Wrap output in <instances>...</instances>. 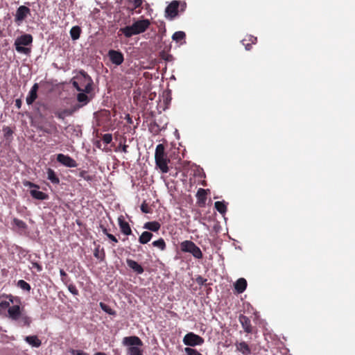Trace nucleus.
<instances>
[{
	"label": "nucleus",
	"instance_id": "nucleus-39",
	"mask_svg": "<svg viewBox=\"0 0 355 355\" xmlns=\"http://www.w3.org/2000/svg\"><path fill=\"white\" fill-rule=\"evenodd\" d=\"M14 223L19 227L24 228L25 227V223L22 220H21L15 219L14 220Z\"/></svg>",
	"mask_w": 355,
	"mask_h": 355
},
{
	"label": "nucleus",
	"instance_id": "nucleus-40",
	"mask_svg": "<svg viewBox=\"0 0 355 355\" xmlns=\"http://www.w3.org/2000/svg\"><path fill=\"white\" fill-rule=\"evenodd\" d=\"M24 186L25 187H28L29 188H36V189H38L39 187L31 182H28V181H26V182H24Z\"/></svg>",
	"mask_w": 355,
	"mask_h": 355
},
{
	"label": "nucleus",
	"instance_id": "nucleus-29",
	"mask_svg": "<svg viewBox=\"0 0 355 355\" xmlns=\"http://www.w3.org/2000/svg\"><path fill=\"white\" fill-rule=\"evenodd\" d=\"M214 207L216 209V210L222 214H225L227 211L226 205H225V203L223 202H220V201L216 202L214 203Z\"/></svg>",
	"mask_w": 355,
	"mask_h": 355
},
{
	"label": "nucleus",
	"instance_id": "nucleus-17",
	"mask_svg": "<svg viewBox=\"0 0 355 355\" xmlns=\"http://www.w3.org/2000/svg\"><path fill=\"white\" fill-rule=\"evenodd\" d=\"M247 287V281L244 278H239L234 284V288L239 293H242Z\"/></svg>",
	"mask_w": 355,
	"mask_h": 355
},
{
	"label": "nucleus",
	"instance_id": "nucleus-33",
	"mask_svg": "<svg viewBox=\"0 0 355 355\" xmlns=\"http://www.w3.org/2000/svg\"><path fill=\"white\" fill-rule=\"evenodd\" d=\"M99 306L102 309V310H103L105 313L110 315L115 314V312L109 306L104 304L103 302H100Z\"/></svg>",
	"mask_w": 355,
	"mask_h": 355
},
{
	"label": "nucleus",
	"instance_id": "nucleus-34",
	"mask_svg": "<svg viewBox=\"0 0 355 355\" xmlns=\"http://www.w3.org/2000/svg\"><path fill=\"white\" fill-rule=\"evenodd\" d=\"M184 352L187 354V355H202L201 353H200L196 349L191 348V347H186L184 349Z\"/></svg>",
	"mask_w": 355,
	"mask_h": 355
},
{
	"label": "nucleus",
	"instance_id": "nucleus-9",
	"mask_svg": "<svg viewBox=\"0 0 355 355\" xmlns=\"http://www.w3.org/2000/svg\"><path fill=\"white\" fill-rule=\"evenodd\" d=\"M57 161L67 167L74 168L77 166V163L73 159L64 154H58L57 155Z\"/></svg>",
	"mask_w": 355,
	"mask_h": 355
},
{
	"label": "nucleus",
	"instance_id": "nucleus-4",
	"mask_svg": "<svg viewBox=\"0 0 355 355\" xmlns=\"http://www.w3.org/2000/svg\"><path fill=\"white\" fill-rule=\"evenodd\" d=\"M32 42V35L30 34H24L15 40L14 45L18 53L28 55L31 53V49L26 47V46L31 45Z\"/></svg>",
	"mask_w": 355,
	"mask_h": 355
},
{
	"label": "nucleus",
	"instance_id": "nucleus-56",
	"mask_svg": "<svg viewBox=\"0 0 355 355\" xmlns=\"http://www.w3.org/2000/svg\"><path fill=\"white\" fill-rule=\"evenodd\" d=\"M128 121L129 123H131L130 118L128 116Z\"/></svg>",
	"mask_w": 355,
	"mask_h": 355
},
{
	"label": "nucleus",
	"instance_id": "nucleus-10",
	"mask_svg": "<svg viewBox=\"0 0 355 355\" xmlns=\"http://www.w3.org/2000/svg\"><path fill=\"white\" fill-rule=\"evenodd\" d=\"M179 3L178 1H173L165 10V16L170 19H173L178 15Z\"/></svg>",
	"mask_w": 355,
	"mask_h": 355
},
{
	"label": "nucleus",
	"instance_id": "nucleus-21",
	"mask_svg": "<svg viewBox=\"0 0 355 355\" xmlns=\"http://www.w3.org/2000/svg\"><path fill=\"white\" fill-rule=\"evenodd\" d=\"M239 320L244 330L248 333L251 332L252 329L250 320L247 317L242 315L240 317Z\"/></svg>",
	"mask_w": 355,
	"mask_h": 355
},
{
	"label": "nucleus",
	"instance_id": "nucleus-53",
	"mask_svg": "<svg viewBox=\"0 0 355 355\" xmlns=\"http://www.w3.org/2000/svg\"><path fill=\"white\" fill-rule=\"evenodd\" d=\"M103 232L107 235V230L105 228L103 229Z\"/></svg>",
	"mask_w": 355,
	"mask_h": 355
},
{
	"label": "nucleus",
	"instance_id": "nucleus-35",
	"mask_svg": "<svg viewBox=\"0 0 355 355\" xmlns=\"http://www.w3.org/2000/svg\"><path fill=\"white\" fill-rule=\"evenodd\" d=\"M112 140V136L111 134H105L103 137V141L104 143L108 144H110Z\"/></svg>",
	"mask_w": 355,
	"mask_h": 355
},
{
	"label": "nucleus",
	"instance_id": "nucleus-11",
	"mask_svg": "<svg viewBox=\"0 0 355 355\" xmlns=\"http://www.w3.org/2000/svg\"><path fill=\"white\" fill-rule=\"evenodd\" d=\"M108 57L111 62L116 65L121 64L124 60L123 55L119 51L110 50Z\"/></svg>",
	"mask_w": 355,
	"mask_h": 355
},
{
	"label": "nucleus",
	"instance_id": "nucleus-13",
	"mask_svg": "<svg viewBox=\"0 0 355 355\" xmlns=\"http://www.w3.org/2000/svg\"><path fill=\"white\" fill-rule=\"evenodd\" d=\"M37 89L38 85L37 83H35L31 87V90L28 92V94L26 96V101L28 105H31L37 98Z\"/></svg>",
	"mask_w": 355,
	"mask_h": 355
},
{
	"label": "nucleus",
	"instance_id": "nucleus-27",
	"mask_svg": "<svg viewBox=\"0 0 355 355\" xmlns=\"http://www.w3.org/2000/svg\"><path fill=\"white\" fill-rule=\"evenodd\" d=\"M76 110V108L74 110H64L56 112L55 115L58 116V118L64 119L66 116L71 115Z\"/></svg>",
	"mask_w": 355,
	"mask_h": 355
},
{
	"label": "nucleus",
	"instance_id": "nucleus-15",
	"mask_svg": "<svg viewBox=\"0 0 355 355\" xmlns=\"http://www.w3.org/2000/svg\"><path fill=\"white\" fill-rule=\"evenodd\" d=\"M119 225L121 231L123 234H124L125 235L131 234L132 230L130 229L129 224L127 222L124 221V220L121 217L119 218Z\"/></svg>",
	"mask_w": 355,
	"mask_h": 355
},
{
	"label": "nucleus",
	"instance_id": "nucleus-36",
	"mask_svg": "<svg viewBox=\"0 0 355 355\" xmlns=\"http://www.w3.org/2000/svg\"><path fill=\"white\" fill-rule=\"evenodd\" d=\"M68 290L71 293H72L74 295H77L78 294V291L77 290L76 286L72 284H70L68 286Z\"/></svg>",
	"mask_w": 355,
	"mask_h": 355
},
{
	"label": "nucleus",
	"instance_id": "nucleus-18",
	"mask_svg": "<svg viewBox=\"0 0 355 355\" xmlns=\"http://www.w3.org/2000/svg\"><path fill=\"white\" fill-rule=\"evenodd\" d=\"M236 350L241 352L244 355H248L251 353V350H250L248 345L244 341L240 342V343H236Z\"/></svg>",
	"mask_w": 355,
	"mask_h": 355
},
{
	"label": "nucleus",
	"instance_id": "nucleus-7",
	"mask_svg": "<svg viewBox=\"0 0 355 355\" xmlns=\"http://www.w3.org/2000/svg\"><path fill=\"white\" fill-rule=\"evenodd\" d=\"M203 343L204 339L193 332L187 334L183 338V343L187 346L195 347L201 345Z\"/></svg>",
	"mask_w": 355,
	"mask_h": 355
},
{
	"label": "nucleus",
	"instance_id": "nucleus-5",
	"mask_svg": "<svg viewBox=\"0 0 355 355\" xmlns=\"http://www.w3.org/2000/svg\"><path fill=\"white\" fill-rule=\"evenodd\" d=\"M155 159L157 166L164 173L168 171V159L164 153V147L162 144L157 146L155 153Z\"/></svg>",
	"mask_w": 355,
	"mask_h": 355
},
{
	"label": "nucleus",
	"instance_id": "nucleus-14",
	"mask_svg": "<svg viewBox=\"0 0 355 355\" xmlns=\"http://www.w3.org/2000/svg\"><path fill=\"white\" fill-rule=\"evenodd\" d=\"M126 263L128 267L137 274L140 275L144 272V268L137 261L132 259H127Z\"/></svg>",
	"mask_w": 355,
	"mask_h": 355
},
{
	"label": "nucleus",
	"instance_id": "nucleus-52",
	"mask_svg": "<svg viewBox=\"0 0 355 355\" xmlns=\"http://www.w3.org/2000/svg\"><path fill=\"white\" fill-rule=\"evenodd\" d=\"M98 250H96V252H94V256L95 257L98 256Z\"/></svg>",
	"mask_w": 355,
	"mask_h": 355
},
{
	"label": "nucleus",
	"instance_id": "nucleus-16",
	"mask_svg": "<svg viewBox=\"0 0 355 355\" xmlns=\"http://www.w3.org/2000/svg\"><path fill=\"white\" fill-rule=\"evenodd\" d=\"M25 341L33 347H39L42 342L37 336H28L24 338Z\"/></svg>",
	"mask_w": 355,
	"mask_h": 355
},
{
	"label": "nucleus",
	"instance_id": "nucleus-50",
	"mask_svg": "<svg viewBox=\"0 0 355 355\" xmlns=\"http://www.w3.org/2000/svg\"><path fill=\"white\" fill-rule=\"evenodd\" d=\"M250 47H251V44H248L245 46V49L248 51V50H250Z\"/></svg>",
	"mask_w": 355,
	"mask_h": 355
},
{
	"label": "nucleus",
	"instance_id": "nucleus-47",
	"mask_svg": "<svg viewBox=\"0 0 355 355\" xmlns=\"http://www.w3.org/2000/svg\"><path fill=\"white\" fill-rule=\"evenodd\" d=\"M15 105L17 108H20L21 105V101L20 99H17L15 101Z\"/></svg>",
	"mask_w": 355,
	"mask_h": 355
},
{
	"label": "nucleus",
	"instance_id": "nucleus-19",
	"mask_svg": "<svg viewBox=\"0 0 355 355\" xmlns=\"http://www.w3.org/2000/svg\"><path fill=\"white\" fill-rule=\"evenodd\" d=\"M87 93L85 92H80L78 95H77V100L78 101L81 103L80 105H78V108L80 107H83L85 105H87L89 101H90V98L86 94Z\"/></svg>",
	"mask_w": 355,
	"mask_h": 355
},
{
	"label": "nucleus",
	"instance_id": "nucleus-57",
	"mask_svg": "<svg viewBox=\"0 0 355 355\" xmlns=\"http://www.w3.org/2000/svg\"><path fill=\"white\" fill-rule=\"evenodd\" d=\"M128 121L129 123H131L130 118L128 116Z\"/></svg>",
	"mask_w": 355,
	"mask_h": 355
},
{
	"label": "nucleus",
	"instance_id": "nucleus-55",
	"mask_svg": "<svg viewBox=\"0 0 355 355\" xmlns=\"http://www.w3.org/2000/svg\"><path fill=\"white\" fill-rule=\"evenodd\" d=\"M128 121L129 123H131L130 118L128 116Z\"/></svg>",
	"mask_w": 355,
	"mask_h": 355
},
{
	"label": "nucleus",
	"instance_id": "nucleus-8",
	"mask_svg": "<svg viewBox=\"0 0 355 355\" xmlns=\"http://www.w3.org/2000/svg\"><path fill=\"white\" fill-rule=\"evenodd\" d=\"M29 15H31V10L25 6H20L17 9L15 21L19 25Z\"/></svg>",
	"mask_w": 355,
	"mask_h": 355
},
{
	"label": "nucleus",
	"instance_id": "nucleus-45",
	"mask_svg": "<svg viewBox=\"0 0 355 355\" xmlns=\"http://www.w3.org/2000/svg\"><path fill=\"white\" fill-rule=\"evenodd\" d=\"M33 267L36 268L38 272H40L42 270V267L41 265H40L37 263H33Z\"/></svg>",
	"mask_w": 355,
	"mask_h": 355
},
{
	"label": "nucleus",
	"instance_id": "nucleus-48",
	"mask_svg": "<svg viewBox=\"0 0 355 355\" xmlns=\"http://www.w3.org/2000/svg\"><path fill=\"white\" fill-rule=\"evenodd\" d=\"M250 41L252 42V43H254L257 41V37H254L253 36H250Z\"/></svg>",
	"mask_w": 355,
	"mask_h": 355
},
{
	"label": "nucleus",
	"instance_id": "nucleus-51",
	"mask_svg": "<svg viewBox=\"0 0 355 355\" xmlns=\"http://www.w3.org/2000/svg\"><path fill=\"white\" fill-rule=\"evenodd\" d=\"M94 355H106V354L103 352H97Z\"/></svg>",
	"mask_w": 355,
	"mask_h": 355
},
{
	"label": "nucleus",
	"instance_id": "nucleus-25",
	"mask_svg": "<svg viewBox=\"0 0 355 355\" xmlns=\"http://www.w3.org/2000/svg\"><path fill=\"white\" fill-rule=\"evenodd\" d=\"M153 234L149 232H144L139 238V241L141 244H146L150 241Z\"/></svg>",
	"mask_w": 355,
	"mask_h": 355
},
{
	"label": "nucleus",
	"instance_id": "nucleus-2",
	"mask_svg": "<svg viewBox=\"0 0 355 355\" xmlns=\"http://www.w3.org/2000/svg\"><path fill=\"white\" fill-rule=\"evenodd\" d=\"M122 343L127 347V355H143V350L141 349L143 343L139 337L135 336L124 337Z\"/></svg>",
	"mask_w": 355,
	"mask_h": 355
},
{
	"label": "nucleus",
	"instance_id": "nucleus-38",
	"mask_svg": "<svg viewBox=\"0 0 355 355\" xmlns=\"http://www.w3.org/2000/svg\"><path fill=\"white\" fill-rule=\"evenodd\" d=\"M207 282V279L203 278L201 276H198L197 278H196V282L199 284V285H204Z\"/></svg>",
	"mask_w": 355,
	"mask_h": 355
},
{
	"label": "nucleus",
	"instance_id": "nucleus-49",
	"mask_svg": "<svg viewBox=\"0 0 355 355\" xmlns=\"http://www.w3.org/2000/svg\"><path fill=\"white\" fill-rule=\"evenodd\" d=\"M127 148H128V146L124 144L122 147V151L125 153H126L128 151H127Z\"/></svg>",
	"mask_w": 355,
	"mask_h": 355
},
{
	"label": "nucleus",
	"instance_id": "nucleus-12",
	"mask_svg": "<svg viewBox=\"0 0 355 355\" xmlns=\"http://www.w3.org/2000/svg\"><path fill=\"white\" fill-rule=\"evenodd\" d=\"M23 313V311L19 305H13L9 307L8 310V316L12 320H19L20 315Z\"/></svg>",
	"mask_w": 355,
	"mask_h": 355
},
{
	"label": "nucleus",
	"instance_id": "nucleus-3",
	"mask_svg": "<svg viewBox=\"0 0 355 355\" xmlns=\"http://www.w3.org/2000/svg\"><path fill=\"white\" fill-rule=\"evenodd\" d=\"M76 78L77 81L73 82V86L78 91L87 94H89L92 91L93 80L85 71H80Z\"/></svg>",
	"mask_w": 355,
	"mask_h": 355
},
{
	"label": "nucleus",
	"instance_id": "nucleus-54",
	"mask_svg": "<svg viewBox=\"0 0 355 355\" xmlns=\"http://www.w3.org/2000/svg\"><path fill=\"white\" fill-rule=\"evenodd\" d=\"M44 131L46 133H50V132L49 131V130H44Z\"/></svg>",
	"mask_w": 355,
	"mask_h": 355
},
{
	"label": "nucleus",
	"instance_id": "nucleus-41",
	"mask_svg": "<svg viewBox=\"0 0 355 355\" xmlns=\"http://www.w3.org/2000/svg\"><path fill=\"white\" fill-rule=\"evenodd\" d=\"M130 2H132L135 8H138L141 5V0H129Z\"/></svg>",
	"mask_w": 355,
	"mask_h": 355
},
{
	"label": "nucleus",
	"instance_id": "nucleus-26",
	"mask_svg": "<svg viewBox=\"0 0 355 355\" xmlns=\"http://www.w3.org/2000/svg\"><path fill=\"white\" fill-rule=\"evenodd\" d=\"M17 321L19 323V324L27 327H28L31 322V318L24 312L20 315L19 320Z\"/></svg>",
	"mask_w": 355,
	"mask_h": 355
},
{
	"label": "nucleus",
	"instance_id": "nucleus-31",
	"mask_svg": "<svg viewBox=\"0 0 355 355\" xmlns=\"http://www.w3.org/2000/svg\"><path fill=\"white\" fill-rule=\"evenodd\" d=\"M17 286L24 291H29L31 290L29 284L22 279L17 282Z\"/></svg>",
	"mask_w": 355,
	"mask_h": 355
},
{
	"label": "nucleus",
	"instance_id": "nucleus-30",
	"mask_svg": "<svg viewBox=\"0 0 355 355\" xmlns=\"http://www.w3.org/2000/svg\"><path fill=\"white\" fill-rule=\"evenodd\" d=\"M152 244L154 247L158 248L161 250H164L166 248V243L163 239H159L157 241H155Z\"/></svg>",
	"mask_w": 355,
	"mask_h": 355
},
{
	"label": "nucleus",
	"instance_id": "nucleus-32",
	"mask_svg": "<svg viewBox=\"0 0 355 355\" xmlns=\"http://www.w3.org/2000/svg\"><path fill=\"white\" fill-rule=\"evenodd\" d=\"M184 37L185 33L183 31H177L172 36V39L177 42L183 40Z\"/></svg>",
	"mask_w": 355,
	"mask_h": 355
},
{
	"label": "nucleus",
	"instance_id": "nucleus-46",
	"mask_svg": "<svg viewBox=\"0 0 355 355\" xmlns=\"http://www.w3.org/2000/svg\"><path fill=\"white\" fill-rule=\"evenodd\" d=\"M107 236L110 239L112 240V241H114V243H117L118 242V240L116 239V238L111 234H107Z\"/></svg>",
	"mask_w": 355,
	"mask_h": 355
},
{
	"label": "nucleus",
	"instance_id": "nucleus-37",
	"mask_svg": "<svg viewBox=\"0 0 355 355\" xmlns=\"http://www.w3.org/2000/svg\"><path fill=\"white\" fill-rule=\"evenodd\" d=\"M141 210L143 213L148 214L150 213V209L148 208V206L146 203L144 202L141 205Z\"/></svg>",
	"mask_w": 355,
	"mask_h": 355
},
{
	"label": "nucleus",
	"instance_id": "nucleus-43",
	"mask_svg": "<svg viewBox=\"0 0 355 355\" xmlns=\"http://www.w3.org/2000/svg\"><path fill=\"white\" fill-rule=\"evenodd\" d=\"M206 194V191L203 189H199L197 193V195L199 197H205Z\"/></svg>",
	"mask_w": 355,
	"mask_h": 355
},
{
	"label": "nucleus",
	"instance_id": "nucleus-28",
	"mask_svg": "<svg viewBox=\"0 0 355 355\" xmlns=\"http://www.w3.org/2000/svg\"><path fill=\"white\" fill-rule=\"evenodd\" d=\"M80 28L78 26H73L70 30V35L73 40H76L80 37Z\"/></svg>",
	"mask_w": 355,
	"mask_h": 355
},
{
	"label": "nucleus",
	"instance_id": "nucleus-20",
	"mask_svg": "<svg viewBox=\"0 0 355 355\" xmlns=\"http://www.w3.org/2000/svg\"><path fill=\"white\" fill-rule=\"evenodd\" d=\"M9 300H3L0 302V314H2L5 312L6 309L8 310L9 307H10V304L13 303L12 297L11 295L8 297Z\"/></svg>",
	"mask_w": 355,
	"mask_h": 355
},
{
	"label": "nucleus",
	"instance_id": "nucleus-1",
	"mask_svg": "<svg viewBox=\"0 0 355 355\" xmlns=\"http://www.w3.org/2000/svg\"><path fill=\"white\" fill-rule=\"evenodd\" d=\"M150 22L148 19H140L135 21L132 25L121 28L119 32H121L126 37H130L132 35H138L146 31L149 27Z\"/></svg>",
	"mask_w": 355,
	"mask_h": 355
},
{
	"label": "nucleus",
	"instance_id": "nucleus-22",
	"mask_svg": "<svg viewBox=\"0 0 355 355\" xmlns=\"http://www.w3.org/2000/svg\"><path fill=\"white\" fill-rule=\"evenodd\" d=\"M144 228L153 232H157L160 229V224L157 221L147 222L144 224Z\"/></svg>",
	"mask_w": 355,
	"mask_h": 355
},
{
	"label": "nucleus",
	"instance_id": "nucleus-24",
	"mask_svg": "<svg viewBox=\"0 0 355 355\" xmlns=\"http://www.w3.org/2000/svg\"><path fill=\"white\" fill-rule=\"evenodd\" d=\"M47 178L53 184H58L59 178L55 175L54 171L51 168H48L47 170Z\"/></svg>",
	"mask_w": 355,
	"mask_h": 355
},
{
	"label": "nucleus",
	"instance_id": "nucleus-23",
	"mask_svg": "<svg viewBox=\"0 0 355 355\" xmlns=\"http://www.w3.org/2000/svg\"><path fill=\"white\" fill-rule=\"evenodd\" d=\"M30 193L34 198L37 200H46L48 198L46 193L37 189H31Z\"/></svg>",
	"mask_w": 355,
	"mask_h": 355
},
{
	"label": "nucleus",
	"instance_id": "nucleus-44",
	"mask_svg": "<svg viewBox=\"0 0 355 355\" xmlns=\"http://www.w3.org/2000/svg\"><path fill=\"white\" fill-rule=\"evenodd\" d=\"M72 354L73 355H89L87 353L84 352L80 351V350H73L72 352Z\"/></svg>",
	"mask_w": 355,
	"mask_h": 355
},
{
	"label": "nucleus",
	"instance_id": "nucleus-42",
	"mask_svg": "<svg viewBox=\"0 0 355 355\" xmlns=\"http://www.w3.org/2000/svg\"><path fill=\"white\" fill-rule=\"evenodd\" d=\"M60 276H61V277H62V278H61L62 281L63 282H65V279H66V277H67V273L64 272V270L60 269Z\"/></svg>",
	"mask_w": 355,
	"mask_h": 355
},
{
	"label": "nucleus",
	"instance_id": "nucleus-6",
	"mask_svg": "<svg viewBox=\"0 0 355 355\" xmlns=\"http://www.w3.org/2000/svg\"><path fill=\"white\" fill-rule=\"evenodd\" d=\"M181 250L184 252L191 253L196 259H202L201 250L191 241H184L180 243Z\"/></svg>",
	"mask_w": 355,
	"mask_h": 355
}]
</instances>
